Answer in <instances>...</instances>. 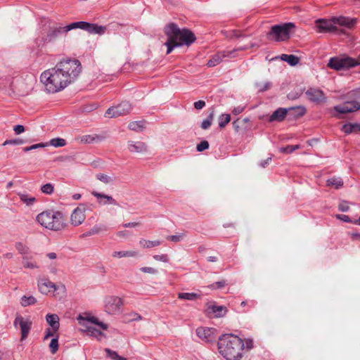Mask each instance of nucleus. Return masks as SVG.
<instances>
[{
    "label": "nucleus",
    "mask_w": 360,
    "mask_h": 360,
    "mask_svg": "<svg viewBox=\"0 0 360 360\" xmlns=\"http://www.w3.org/2000/svg\"><path fill=\"white\" fill-rule=\"evenodd\" d=\"M81 63L76 59H65L56 65L44 71L41 82L49 93H56L73 82L81 72Z\"/></svg>",
    "instance_id": "f257e3e1"
},
{
    "label": "nucleus",
    "mask_w": 360,
    "mask_h": 360,
    "mask_svg": "<svg viewBox=\"0 0 360 360\" xmlns=\"http://www.w3.org/2000/svg\"><path fill=\"white\" fill-rule=\"evenodd\" d=\"M164 33L167 37L165 45L167 46V54H169L174 48L183 45L190 46L196 38L195 34L188 29L181 30L174 22H170L165 25Z\"/></svg>",
    "instance_id": "f03ea898"
},
{
    "label": "nucleus",
    "mask_w": 360,
    "mask_h": 360,
    "mask_svg": "<svg viewBox=\"0 0 360 360\" xmlns=\"http://www.w3.org/2000/svg\"><path fill=\"white\" fill-rule=\"evenodd\" d=\"M220 354L226 360H241L245 349L244 341L237 335L224 334L217 342Z\"/></svg>",
    "instance_id": "7ed1b4c3"
},
{
    "label": "nucleus",
    "mask_w": 360,
    "mask_h": 360,
    "mask_svg": "<svg viewBox=\"0 0 360 360\" xmlns=\"http://www.w3.org/2000/svg\"><path fill=\"white\" fill-rule=\"evenodd\" d=\"M62 34H64L62 25L50 21H42L39 25L37 37L34 39V47L41 50L48 44L54 42Z\"/></svg>",
    "instance_id": "20e7f679"
},
{
    "label": "nucleus",
    "mask_w": 360,
    "mask_h": 360,
    "mask_svg": "<svg viewBox=\"0 0 360 360\" xmlns=\"http://www.w3.org/2000/svg\"><path fill=\"white\" fill-rule=\"evenodd\" d=\"M36 221L42 227L53 231H63L68 226L64 214L60 211L53 210L39 213L36 217Z\"/></svg>",
    "instance_id": "39448f33"
},
{
    "label": "nucleus",
    "mask_w": 360,
    "mask_h": 360,
    "mask_svg": "<svg viewBox=\"0 0 360 360\" xmlns=\"http://www.w3.org/2000/svg\"><path fill=\"white\" fill-rule=\"evenodd\" d=\"M342 99L344 100L343 104L334 107V110L336 112L346 114L356 112L360 109V89L349 91L342 97Z\"/></svg>",
    "instance_id": "423d86ee"
},
{
    "label": "nucleus",
    "mask_w": 360,
    "mask_h": 360,
    "mask_svg": "<svg viewBox=\"0 0 360 360\" xmlns=\"http://www.w3.org/2000/svg\"><path fill=\"white\" fill-rule=\"evenodd\" d=\"M295 28L293 22H284L273 25L270 31L266 34L269 40L275 41H285L290 37L291 32Z\"/></svg>",
    "instance_id": "0eeeda50"
},
{
    "label": "nucleus",
    "mask_w": 360,
    "mask_h": 360,
    "mask_svg": "<svg viewBox=\"0 0 360 360\" xmlns=\"http://www.w3.org/2000/svg\"><path fill=\"white\" fill-rule=\"evenodd\" d=\"M360 65V60L354 58L342 56L331 58L328 67L335 70H342L356 67Z\"/></svg>",
    "instance_id": "6e6552de"
},
{
    "label": "nucleus",
    "mask_w": 360,
    "mask_h": 360,
    "mask_svg": "<svg viewBox=\"0 0 360 360\" xmlns=\"http://www.w3.org/2000/svg\"><path fill=\"white\" fill-rule=\"evenodd\" d=\"M132 108L131 104L127 101H123L117 105L109 108L105 113L107 117H117L123 116L130 112Z\"/></svg>",
    "instance_id": "1a4fd4ad"
},
{
    "label": "nucleus",
    "mask_w": 360,
    "mask_h": 360,
    "mask_svg": "<svg viewBox=\"0 0 360 360\" xmlns=\"http://www.w3.org/2000/svg\"><path fill=\"white\" fill-rule=\"evenodd\" d=\"M105 311L110 314H115L120 311L123 304L122 300L117 296H107L104 300Z\"/></svg>",
    "instance_id": "9d476101"
},
{
    "label": "nucleus",
    "mask_w": 360,
    "mask_h": 360,
    "mask_svg": "<svg viewBox=\"0 0 360 360\" xmlns=\"http://www.w3.org/2000/svg\"><path fill=\"white\" fill-rule=\"evenodd\" d=\"M315 24L317 31L320 33L333 32L338 30L333 18L331 19H318Z\"/></svg>",
    "instance_id": "9b49d317"
},
{
    "label": "nucleus",
    "mask_w": 360,
    "mask_h": 360,
    "mask_svg": "<svg viewBox=\"0 0 360 360\" xmlns=\"http://www.w3.org/2000/svg\"><path fill=\"white\" fill-rule=\"evenodd\" d=\"M307 99L316 104L324 103L326 101V97L322 90L317 87H309L305 91Z\"/></svg>",
    "instance_id": "f8f14e48"
},
{
    "label": "nucleus",
    "mask_w": 360,
    "mask_h": 360,
    "mask_svg": "<svg viewBox=\"0 0 360 360\" xmlns=\"http://www.w3.org/2000/svg\"><path fill=\"white\" fill-rule=\"evenodd\" d=\"M13 325L15 327L19 325L21 330V340H25L30 333L32 322L29 320H25L22 316L18 315L14 320Z\"/></svg>",
    "instance_id": "ddd939ff"
},
{
    "label": "nucleus",
    "mask_w": 360,
    "mask_h": 360,
    "mask_svg": "<svg viewBox=\"0 0 360 360\" xmlns=\"http://www.w3.org/2000/svg\"><path fill=\"white\" fill-rule=\"evenodd\" d=\"M77 320L79 324L84 326L85 329L87 328V326H90L89 324L91 323L100 326L103 330H106L108 328L106 324L100 322L96 317L89 314H79L77 317Z\"/></svg>",
    "instance_id": "4468645a"
},
{
    "label": "nucleus",
    "mask_w": 360,
    "mask_h": 360,
    "mask_svg": "<svg viewBox=\"0 0 360 360\" xmlns=\"http://www.w3.org/2000/svg\"><path fill=\"white\" fill-rule=\"evenodd\" d=\"M86 209L84 205H80L79 207L75 208L70 216V223L75 226H79L85 220Z\"/></svg>",
    "instance_id": "2eb2a0df"
},
{
    "label": "nucleus",
    "mask_w": 360,
    "mask_h": 360,
    "mask_svg": "<svg viewBox=\"0 0 360 360\" xmlns=\"http://www.w3.org/2000/svg\"><path fill=\"white\" fill-rule=\"evenodd\" d=\"M214 328L200 327L196 329V335L202 340L210 342H212L214 339Z\"/></svg>",
    "instance_id": "dca6fc26"
},
{
    "label": "nucleus",
    "mask_w": 360,
    "mask_h": 360,
    "mask_svg": "<svg viewBox=\"0 0 360 360\" xmlns=\"http://www.w3.org/2000/svg\"><path fill=\"white\" fill-rule=\"evenodd\" d=\"M38 288L41 293L46 295L57 290L56 285L47 278L39 279L38 281Z\"/></svg>",
    "instance_id": "f3484780"
},
{
    "label": "nucleus",
    "mask_w": 360,
    "mask_h": 360,
    "mask_svg": "<svg viewBox=\"0 0 360 360\" xmlns=\"http://www.w3.org/2000/svg\"><path fill=\"white\" fill-rule=\"evenodd\" d=\"M92 195L96 197L98 200V203L100 205H118L117 201L110 195L104 193H98L96 191L91 192Z\"/></svg>",
    "instance_id": "a211bd4d"
},
{
    "label": "nucleus",
    "mask_w": 360,
    "mask_h": 360,
    "mask_svg": "<svg viewBox=\"0 0 360 360\" xmlns=\"http://www.w3.org/2000/svg\"><path fill=\"white\" fill-rule=\"evenodd\" d=\"M288 110H289L288 108H278L270 116L269 121L271 122H274V121H277V122L283 121L285 119V117H286Z\"/></svg>",
    "instance_id": "6ab92c4d"
},
{
    "label": "nucleus",
    "mask_w": 360,
    "mask_h": 360,
    "mask_svg": "<svg viewBox=\"0 0 360 360\" xmlns=\"http://www.w3.org/2000/svg\"><path fill=\"white\" fill-rule=\"evenodd\" d=\"M333 20H335V24L345 26L347 27L351 28L355 25L356 23V18H349L347 17H333Z\"/></svg>",
    "instance_id": "aec40b11"
},
{
    "label": "nucleus",
    "mask_w": 360,
    "mask_h": 360,
    "mask_svg": "<svg viewBox=\"0 0 360 360\" xmlns=\"http://www.w3.org/2000/svg\"><path fill=\"white\" fill-rule=\"evenodd\" d=\"M128 146L129 151L132 153H144L147 150L146 144L141 141H129Z\"/></svg>",
    "instance_id": "412c9836"
},
{
    "label": "nucleus",
    "mask_w": 360,
    "mask_h": 360,
    "mask_svg": "<svg viewBox=\"0 0 360 360\" xmlns=\"http://www.w3.org/2000/svg\"><path fill=\"white\" fill-rule=\"evenodd\" d=\"M88 26V22L85 21H79L70 23L66 26H62L64 34H66L69 31L79 28L83 30H86Z\"/></svg>",
    "instance_id": "4be33fe9"
},
{
    "label": "nucleus",
    "mask_w": 360,
    "mask_h": 360,
    "mask_svg": "<svg viewBox=\"0 0 360 360\" xmlns=\"http://www.w3.org/2000/svg\"><path fill=\"white\" fill-rule=\"evenodd\" d=\"M59 320V316L56 314H48L46 316V322L54 330H58L60 328Z\"/></svg>",
    "instance_id": "5701e85b"
},
{
    "label": "nucleus",
    "mask_w": 360,
    "mask_h": 360,
    "mask_svg": "<svg viewBox=\"0 0 360 360\" xmlns=\"http://www.w3.org/2000/svg\"><path fill=\"white\" fill-rule=\"evenodd\" d=\"M289 110L288 113L295 118L302 117L306 113V108L303 105H297L288 108Z\"/></svg>",
    "instance_id": "b1692460"
},
{
    "label": "nucleus",
    "mask_w": 360,
    "mask_h": 360,
    "mask_svg": "<svg viewBox=\"0 0 360 360\" xmlns=\"http://www.w3.org/2000/svg\"><path fill=\"white\" fill-rule=\"evenodd\" d=\"M208 309L217 318L224 316L228 311L227 308L224 306L210 305Z\"/></svg>",
    "instance_id": "393cba45"
},
{
    "label": "nucleus",
    "mask_w": 360,
    "mask_h": 360,
    "mask_svg": "<svg viewBox=\"0 0 360 360\" xmlns=\"http://www.w3.org/2000/svg\"><path fill=\"white\" fill-rule=\"evenodd\" d=\"M79 139L82 143H92L102 141L103 137L98 134H87L82 136Z\"/></svg>",
    "instance_id": "a878e982"
},
{
    "label": "nucleus",
    "mask_w": 360,
    "mask_h": 360,
    "mask_svg": "<svg viewBox=\"0 0 360 360\" xmlns=\"http://www.w3.org/2000/svg\"><path fill=\"white\" fill-rule=\"evenodd\" d=\"M85 31L88 32L89 34H103L105 31V27L94 23L88 22V26Z\"/></svg>",
    "instance_id": "bb28decb"
},
{
    "label": "nucleus",
    "mask_w": 360,
    "mask_h": 360,
    "mask_svg": "<svg viewBox=\"0 0 360 360\" xmlns=\"http://www.w3.org/2000/svg\"><path fill=\"white\" fill-rule=\"evenodd\" d=\"M84 331L86 332L88 335L94 337L99 340H101L102 337L104 335L103 332L91 326H87V328L84 329Z\"/></svg>",
    "instance_id": "cd10ccee"
},
{
    "label": "nucleus",
    "mask_w": 360,
    "mask_h": 360,
    "mask_svg": "<svg viewBox=\"0 0 360 360\" xmlns=\"http://www.w3.org/2000/svg\"><path fill=\"white\" fill-rule=\"evenodd\" d=\"M255 300H245L242 301L240 304V307L242 309H238V312L240 313H247L250 311L251 308L255 307Z\"/></svg>",
    "instance_id": "c85d7f7f"
},
{
    "label": "nucleus",
    "mask_w": 360,
    "mask_h": 360,
    "mask_svg": "<svg viewBox=\"0 0 360 360\" xmlns=\"http://www.w3.org/2000/svg\"><path fill=\"white\" fill-rule=\"evenodd\" d=\"M226 56L224 53H218L214 55L207 63V65L208 67H214L219 65L221 61L223 58Z\"/></svg>",
    "instance_id": "c756f323"
},
{
    "label": "nucleus",
    "mask_w": 360,
    "mask_h": 360,
    "mask_svg": "<svg viewBox=\"0 0 360 360\" xmlns=\"http://www.w3.org/2000/svg\"><path fill=\"white\" fill-rule=\"evenodd\" d=\"M281 59L285 62H287L291 66L296 65L300 61V59L297 56L292 54H282Z\"/></svg>",
    "instance_id": "7c9ffc66"
},
{
    "label": "nucleus",
    "mask_w": 360,
    "mask_h": 360,
    "mask_svg": "<svg viewBox=\"0 0 360 360\" xmlns=\"http://www.w3.org/2000/svg\"><path fill=\"white\" fill-rule=\"evenodd\" d=\"M138 253L136 251H115L112 252V256L113 257L122 258L136 257Z\"/></svg>",
    "instance_id": "2f4dec72"
},
{
    "label": "nucleus",
    "mask_w": 360,
    "mask_h": 360,
    "mask_svg": "<svg viewBox=\"0 0 360 360\" xmlns=\"http://www.w3.org/2000/svg\"><path fill=\"white\" fill-rule=\"evenodd\" d=\"M161 243V241L159 240H148L142 238L139 240L140 245L142 246L143 248H151L157 247L159 246Z\"/></svg>",
    "instance_id": "473e14b6"
},
{
    "label": "nucleus",
    "mask_w": 360,
    "mask_h": 360,
    "mask_svg": "<svg viewBox=\"0 0 360 360\" xmlns=\"http://www.w3.org/2000/svg\"><path fill=\"white\" fill-rule=\"evenodd\" d=\"M20 200L27 206L32 205L36 202V198L27 193H19Z\"/></svg>",
    "instance_id": "72a5a7b5"
},
{
    "label": "nucleus",
    "mask_w": 360,
    "mask_h": 360,
    "mask_svg": "<svg viewBox=\"0 0 360 360\" xmlns=\"http://www.w3.org/2000/svg\"><path fill=\"white\" fill-rule=\"evenodd\" d=\"M327 186H333L335 188L338 189L343 186V181L340 177L330 178L327 180Z\"/></svg>",
    "instance_id": "f704fd0d"
},
{
    "label": "nucleus",
    "mask_w": 360,
    "mask_h": 360,
    "mask_svg": "<svg viewBox=\"0 0 360 360\" xmlns=\"http://www.w3.org/2000/svg\"><path fill=\"white\" fill-rule=\"evenodd\" d=\"M200 297V295L195 292H179L178 294V298L180 300H195Z\"/></svg>",
    "instance_id": "c9c22d12"
},
{
    "label": "nucleus",
    "mask_w": 360,
    "mask_h": 360,
    "mask_svg": "<svg viewBox=\"0 0 360 360\" xmlns=\"http://www.w3.org/2000/svg\"><path fill=\"white\" fill-rule=\"evenodd\" d=\"M103 230H105V229H103L102 227L96 225L93 228H91L89 231L82 233L80 236V238L89 237L91 236L98 234Z\"/></svg>",
    "instance_id": "e433bc0d"
},
{
    "label": "nucleus",
    "mask_w": 360,
    "mask_h": 360,
    "mask_svg": "<svg viewBox=\"0 0 360 360\" xmlns=\"http://www.w3.org/2000/svg\"><path fill=\"white\" fill-rule=\"evenodd\" d=\"M214 110H212L207 117L201 123V128L202 129H207L210 127L212 124V122L214 118Z\"/></svg>",
    "instance_id": "4c0bfd02"
},
{
    "label": "nucleus",
    "mask_w": 360,
    "mask_h": 360,
    "mask_svg": "<svg viewBox=\"0 0 360 360\" xmlns=\"http://www.w3.org/2000/svg\"><path fill=\"white\" fill-rule=\"evenodd\" d=\"M37 302V300L33 296L24 295L21 298L20 304L22 307H27L30 305L34 304Z\"/></svg>",
    "instance_id": "58836bf2"
},
{
    "label": "nucleus",
    "mask_w": 360,
    "mask_h": 360,
    "mask_svg": "<svg viewBox=\"0 0 360 360\" xmlns=\"http://www.w3.org/2000/svg\"><path fill=\"white\" fill-rule=\"evenodd\" d=\"M105 352L107 357L112 360H127L124 357L120 356L115 351H113L109 348H105Z\"/></svg>",
    "instance_id": "ea45409f"
},
{
    "label": "nucleus",
    "mask_w": 360,
    "mask_h": 360,
    "mask_svg": "<svg viewBox=\"0 0 360 360\" xmlns=\"http://www.w3.org/2000/svg\"><path fill=\"white\" fill-rule=\"evenodd\" d=\"M144 128L143 121H135L129 124V129L132 131H141Z\"/></svg>",
    "instance_id": "a19ab883"
},
{
    "label": "nucleus",
    "mask_w": 360,
    "mask_h": 360,
    "mask_svg": "<svg viewBox=\"0 0 360 360\" xmlns=\"http://www.w3.org/2000/svg\"><path fill=\"white\" fill-rule=\"evenodd\" d=\"M231 120L229 114H222L219 118V127L224 128Z\"/></svg>",
    "instance_id": "79ce46f5"
},
{
    "label": "nucleus",
    "mask_w": 360,
    "mask_h": 360,
    "mask_svg": "<svg viewBox=\"0 0 360 360\" xmlns=\"http://www.w3.org/2000/svg\"><path fill=\"white\" fill-rule=\"evenodd\" d=\"M15 246L21 255H27L30 252L29 248L21 242H17Z\"/></svg>",
    "instance_id": "37998d69"
},
{
    "label": "nucleus",
    "mask_w": 360,
    "mask_h": 360,
    "mask_svg": "<svg viewBox=\"0 0 360 360\" xmlns=\"http://www.w3.org/2000/svg\"><path fill=\"white\" fill-rule=\"evenodd\" d=\"M96 179L105 184L112 182L115 179L114 176H110L105 174L99 173L96 174Z\"/></svg>",
    "instance_id": "c03bdc74"
},
{
    "label": "nucleus",
    "mask_w": 360,
    "mask_h": 360,
    "mask_svg": "<svg viewBox=\"0 0 360 360\" xmlns=\"http://www.w3.org/2000/svg\"><path fill=\"white\" fill-rule=\"evenodd\" d=\"M50 145L54 147H62L66 145V141L61 138H54L50 141Z\"/></svg>",
    "instance_id": "a18cd8bd"
},
{
    "label": "nucleus",
    "mask_w": 360,
    "mask_h": 360,
    "mask_svg": "<svg viewBox=\"0 0 360 360\" xmlns=\"http://www.w3.org/2000/svg\"><path fill=\"white\" fill-rule=\"evenodd\" d=\"M53 190H54V186L51 183H47L44 185H43L41 187V191L44 193V194H47V195H51L53 193Z\"/></svg>",
    "instance_id": "49530a36"
},
{
    "label": "nucleus",
    "mask_w": 360,
    "mask_h": 360,
    "mask_svg": "<svg viewBox=\"0 0 360 360\" xmlns=\"http://www.w3.org/2000/svg\"><path fill=\"white\" fill-rule=\"evenodd\" d=\"M300 148V145H294V146H291V145H289V146H287L285 147H282L280 148V152L283 153H292V152H294L295 150Z\"/></svg>",
    "instance_id": "de8ad7c7"
},
{
    "label": "nucleus",
    "mask_w": 360,
    "mask_h": 360,
    "mask_svg": "<svg viewBox=\"0 0 360 360\" xmlns=\"http://www.w3.org/2000/svg\"><path fill=\"white\" fill-rule=\"evenodd\" d=\"M49 348L52 354H55L58 349V338H53L49 344Z\"/></svg>",
    "instance_id": "09e8293b"
},
{
    "label": "nucleus",
    "mask_w": 360,
    "mask_h": 360,
    "mask_svg": "<svg viewBox=\"0 0 360 360\" xmlns=\"http://www.w3.org/2000/svg\"><path fill=\"white\" fill-rule=\"evenodd\" d=\"M24 143H25V141L21 139H7L4 142L3 146L22 145Z\"/></svg>",
    "instance_id": "8fccbe9b"
},
{
    "label": "nucleus",
    "mask_w": 360,
    "mask_h": 360,
    "mask_svg": "<svg viewBox=\"0 0 360 360\" xmlns=\"http://www.w3.org/2000/svg\"><path fill=\"white\" fill-rule=\"evenodd\" d=\"M23 266L27 269H35L38 268L37 264L35 262H30L27 257H23Z\"/></svg>",
    "instance_id": "3c124183"
},
{
    "label": "nucleus",
    "mask_w": 360,
    "mask_h": 360,
    "mask_svg": "<svg viewBox=\"0 0 360 360\" xmlns=\"http://www.w3.org/2000/svg\"><path fill=\"white\" fill-rule=\"evenodd\" d=\"M226 285V283L224 280L215 282L211 285H209V288L210 289L214 290V289H220L224 288Z\"/></svg>",
    "instance_id": "603ef678"
},
{
    "label": "nucleus",
    "mask_w": 360,
    "mask_h": 360,
    "mask_svg": "<svg viewBox=\"0 0 360 360\" xmlns=\"http://www.w3.org/2000/svg\"><path fill=\"white\" fill-rule=\"evenodd\" d=\"M302 94V90L291 91L288 94V98L290 100L299 98Z\"/></svg>",
    "instance_id": "864d4df0"
},
{
    "label": "nucleus",
    "mask_w": 360,
    "mask_h": 360,
    "mask_svg": "<svg viewBox=\"0 0 360 360\" xmlns=\"http://www.w3.org/2000/svg\"><path fill=\"white\" fill-rule=\"evenodd\" d=\"M209 143L207 141H202L200 143H198L197 145V150L198 152H202L206 149H208L209 148Z\"/></svg>",
    "instance_id": "5fc2aeb1"
},
{
    "label": "nucleus",
    "mask_w": 360,
    "mask_h": 360,
    "mask_svg": "<svg viewBox=\"0 0 360 360\" xmlns=\"http://www.w3.org/2000/svg\"><path fill=\"white\" fill-rule=\"evenodd\" d=\"M153 259L156 261H160L165 263H167L169 262V257L166 254L162 255H155L153 256Z\"/></svg>",
    "instance_id": "6e6d98bb"
},
{
    "label": "nucleus",
    "mask_w": 360,
    "mask_h": 360,
    "mask_svg": "<svg viewBox=\"0 0 360 360\" xmlns=\"http://www.w3.org/2000/svg\"><path fill=\"white\" fill-rule=\"evenodd\" d=\"M349 209V202L347 201L342 200L338 205V210L341 212H347Z\"/></svg>",
    "instance_id": "4d7b16f0"
},
{
    "label": "nucleus",
    "mask_w": 360,
    "mask_h": 360,
    "mask_svg": "<svg viewBox=\"0 0 360 360\" xmlns=\"http://www.w3.org/2000/svg\"><path fill=\"white\" fill-rule=\"evenodd\" d=\"M46 146V144L43 143H37V144H34L32 146L24 148L23 150L25 152H28V151H30V150H34V149H37V148H44Z\"/></svg>",
    "instance_id": "13d9d810"
},
{
    "label": "nucleus",
    "mask_w": 360,
    "mask_h": 360,
    "mask_svg": "<svg viewBox=\"0 0 360 360\" xmlns=\"http://www.w3.org/2000/svg\"><path fill=\"white\" fill-rule=\"evenodd\" d=\"M342 130L347 134L354 132V127L352 123L345 124L342 126Z\"/></svg>",
    "instance_id": "bf43d9fd"
},
{
    "label": "nucleus",
    "mask_w": 360,
    "mask_h": 360,
    "mask_svg": "<svg viewBox=\"0 0 360 360\" xmlns=\"http://www.w3.org/2000/svg\"><path fill=\"white\" fill-rule=\"evenodd\" d=\"M140 271L143 273L151 274H156L158 273L157 269H155L153 267H148V266L141 267L140 269Z\"/></svg>",
    "instance_id": "052dcab7"
},
{
    "label": "nucleus",
    "mask_w": 360,
    "mask_h": 360,
    "mask_svg": "<svg viewBox=\"0 0 360 360\" xmlns=\"http://www.w3.org/2000/svg\"><path fill=\"white\" fill-rule=\"evenodd\" d=\"M58 330H54L52 328H48L46 329L45 335L44 337V340H47L50 337H52L54 335L55 333H56Z\"/></svg>",
    "instance_id": "680f3d73"
},
{
    "label": "nucleus",
    "mask_w": 360,
    "mask_h": 360,
    "mask_svg": "<svg viewBox=\"0 0 360 360\" xmlns=\"http://www.w3.org/2000/svg\"><path fill=\"white\" fill-rule=\"evenodd\" d=\"M245 349L250 350L254 347V342L252 339L248 338L244 341Z\"/></svg>",
    "instance_id": "e2e57ef3"
},
{
    "label": "nucleus",
    "mask_w": 360,
    "mask_h": 360,
    "mask_svg": "<svg viewBox=\"0 0 360 360\" xmlns=\"http://www.w3.org/2000/svg\"><path fill=\"white\" fill-rule=\"evenodd\" d=\"M184 236V234H179V235H172L168 237V239L172 242L176 243L179 242L183 239Z\"/></svg>",
    "instance_id": "0e129e2a"
},
{
    "label": "nucleus",
    "mask_w": 360,
    "mask_h": 360,
    "mask_svg": "<svg viewBox=\"0 0 360 360\" xmlns=\"http://www.w3.org/2000/svg\"><path fill=\"white\" fill-rule=\"evenodd\" d=\"M13 131L16 135H18L25 131V127L23 125L18 124L13 127Z\"/></svg>",
    "instance_id": "69168bd1"
},
{
    "label": "nucleus",
    "mask_w": 360,
    "mask_h": 360,
    "mask_svg": "<svg viewBox=\"0 0 360 360\" xmlns=\"http://www.w3.org/2000/svg\"><path fill=\"white\" fill-rule=\"evenodd\" d=\"M194 108L197 110H201L205 106V102L204 101H198L194 103Z\"/></svg>",
    "instance_id": "338daca9"
},
{
    "label": "nucleus",
    "mask_w": 360,
    "mask_h": 360,
    "mask_svg": "<svg viewBox=\"0 0 360 360\" xmlns=\"http://www.w3.org/2000/svg\"><path fill=\"white\" fill-rule=\"evenodd\" d=\"M245 110V106H237L234 107L232 110V113L235 115L240 114Z\"/></svg>",
    "instance_id": "774afa93"
}]
</instances>
